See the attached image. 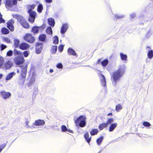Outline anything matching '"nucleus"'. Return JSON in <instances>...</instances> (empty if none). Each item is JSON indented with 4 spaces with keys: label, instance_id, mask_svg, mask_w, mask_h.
<instances>
[{
    "label": "nucleus",
    "instance_id": "12",
    "mask_svg": "<svg viewBox=\"0 0 153 153\" xmlns=\"http://www.w3.org/2000/svg\"><path fill=\"white\" fill-rule=\"evenodd\" d=\"M14 23V22L13 20H10L7 23V27L11 31H13L14 30V27L13 25Z\"/></svg>",
    "mask_w": 153,
    "mask_h": 153
},
{
    "label": "nucleus",
    "instance_id": "60",
    "mask_svg": "<svg viewBox=\"0 0 153 153\" xmlns=\"http://www.w3.org/2000/svg\"><path fill=\"white\" fill-rule=\"evenodd\" d=\"M68 131L70 133H72L73 132V131L71 130H68V131Z\"/></svg>",
    "mask_w": 153,
    "mask_h": 153
},
{
    "label": "nucleus",
    "instance_id": "10",
    "mask_svg": "<svg viewBox=\"0 0 153 153\" xmlns=\"http://www.w3.org/2000/svg\"><path fill=\"white\" fill-rule=\"evenodd\" d=\"M12 65V62L11 61L9 60L5 63L2 67V68L4 70L9 69L11 68Z\"/></svg>",
    "mask_w": 153,
    "mask_h": 153
},
{
    "label": "nucleus",
    "instance_id": "31",
    "mask_svg": "<svg viewBox=\"0 0 153 153\" xmlns=\"http://www.w3.org/2000/svg\"><path fill=\"white\" fill-rule=\"evenodd\" d=\"M103 139V137H100L97 139V143L98 145H100Z\"/></svg>",
    "mask_w": 153,
    "mask_h": 153
},
{
    "label": "nucleus",
    "instance_id": "15",
    "mask_svg": "<svg viewBox=\"0 0 153 153\" xmlns=\"http://www.w3.org/2000/svg\"><path fill=\"white\" fill-rule=\"evenodd\" d=\"M15 75L16 73L14 72H12L8 73L6 76V80H10L13 77V76H14Z\"/></svg>",
    "mask_w": 153,
    "mask_h": 153
},
{
    "label": "nucleus",
    "instance_id": "47",
    "mask_svg": "<svg viewBox=\"0 0 153 153\" xmlns=\"http://www.w3.org/2000/svg\"><path fill=\"white\" fill-rule=\"evenodd\" d=\"M23 54L25 57H27L29 54V53L27 51H25L24 52Z\"/></svg>",
    "mask_w": 153,
    "mask_h": 153
},
{
    "label": "nucleus",
    "instance_id": "42",
    "mask_svg": "<svg viewBox=\"0 0 153 153\" xmlns=\"http://www.w3.org/2000/svg\"><path fill=\"white\" fill-rule=\"evenodd\" d=\"M143 125L145 126H146V127H149L151 126V124L149 123L148 122H144L143 123Z\"/></svg>",
    "mask_w": 153,
    "mask_h": 153
},
{
    "label": "nucleus",
    "instance_id": "49",
    "mask_svg": "<svg viewBox=\"0 0 153 153\" xmlns=\"http://www.w3.org/2000/svg\"><path fill=\"white\" fill-rule=\"evenodd\" d=\"M4 41L8 43L10 42V40L7 38L6 37L4 38Z\"/></svg>",
    "mask_w": 153,
    "mask_h": 153
},
{
    "label": "nucleus",
    "instance_id": "57",
    "mask_svg": "<svg viewBox=\"0 0 153 153\" xmlns=\"http://www.w3.org/2000/svg\"><path fill=\"white\" fill-rule=\"evenodd\" d=\"M3 74H0V79H1L3 76Z\"/></svg>",
    "mask_w": 153,
    "mask_h": 153
},
{
    "label": "nucleus",
    "instance_id": "61",
    "mask_svg": "<svg viewBox=\"0 0 153 153\" xmlns=\"http://www.w3.org/2000/svg\"><path fill=\"white\" fill-rule=\"evenodd\" d=\"M110 114H111V115L112 114L111 113V114H108V115H110Z\"/></svg>",
    "mask_w": 153,
    "mask_h": 153
},
{
    "label": "nucleus",
    "instance_id": "36",
    "mask_svg": "<svg viewBox=\"0 0 153 153\" xmlns=\"http://www.w3.org/2000/svg\"><path fill=\"white\" fill-rule=\"evenodd\" d=\"M46 31L47 33L48 34H52V31L51 27H48L46 29Z\"/></svg>",
    "mask_w": 153,
    "mask_h": 153
},
{
    "label": "nucleus",
    "instance_id": "41",
    "mask_svg": "<svg viewBox=\"0 0 153 153\" xmlns=\"http://www.w3.org/2000/svg\"><path fill=\"white\" fill-rule=\"evenodd\" d=\"M124 16L123 15H115V17L116 19H122L124 18Z\"/></svg>",
    "mask_w": 153,
    "mask_h": 153
},
{
    "label": "nucleus",
    "instance_id": "3",
    "mask_svg": "<svg viewBox=\"0 0 153 153\" xmlns=\"http://www.w3.org/2000/svg\"><path fill=\"white\" fill-rule=\"evenodd\" d=\"M35 7V5H32L28 6V13L29 14V16L28 18V20L31 23H33L35 19V16L36 15V13L32 11V10L34 9Z\"/></svg>",
    "mask_w": 153,
    "mask_h": 153
},
{
    "label": "nucleus",
    "instance_id": "37",
    "mask_svg": "<svg viewBox=\"0 0 153 153\" xmlns=\"http://www.w3.org/2000/svg\"><path fill=\"white\" fill-rule=\"evenodd\" d=\"M13 53L15 55H19L20 56L22 54V53L21 52L19 51L16 49L14 50Z\"/></svg>",
    "mask_w": 153,
    "mask_h": 153
},
{
    "label": "nucleus",
    "instance_id": "46",
    "mask_svg": "<svg viewBox=\"0 0 153 153\" xmlns=\"http://www.w3.org/2000/svg\"><path fill=\"white\" fill-rule=\"evenodd\" d=\"M63 46L62 45H60L59 48H58V49H59V51L60 52H61L62 51H63Z\"/></svg>",
    "mask_w": 153,
    "mask_h": 153
},
{
    "label": "nucleus",
    "instance_id": "32",
    "mask_svg": "<svg viewBox=\"0 0 153 153\" xmlns=\"http://www.w3.org/2000/svg\"><path fill=\"white\" fill-rule=\"evenodd\" d=\"M1 32L3 34H7L8 33L9 31L7 28L4 27L2 29Z\"/></svg>",
    "mask_w": 153,
    "mask_h": 153
},
{
    "label": "nucleus",
    "instance_id": "33",
    "mask_svg": "<svg viewBox=\"0 0 153 153\" xmlns=\"http://www.w3.org/2000/svg\"><path fill=\"white\" fill-rule=\"evenodd\" d=\"M148 58L149 59H151L153 56V51H150L147 54Z\"/></svg>",
    "mask_w": 153,
    "mask_h": 153
},
{
    "label": "nucleus",
    "instance_id": "6",
    "mask_svg": "<svg viewBox=\"0 0 153 153\" xmlns=\"http://www.w3.org/2000/svg\"><path fill=\"white\" fill-rule=\"evenodd\" d=\"M24 39L26 41L30 43H33L35 40L34 37L30 33L26 34L24 37Z\"/></svg>",
    "mask_w": 153,
    "mask_h": 153
},
{
    "label": "nucleus",
    "instance_id": "35",
    "mask_svg": "<svg viewBox=\"0 0 153 153\" xmlns=\"http://www.w3.org/2000/svg\"><path fill=\"white\" fill-rule=\"evenodd\" d=\"M43 9V6L42 4H40L38 5L37 8V11L38 12L40 13L41 12Z\"/></svg>",
    "mask_w": 153,
    "mask_h": 153
},
{
    "label": "nucleus",
    "instance_id": "54",
    "mask_svg": "<svg viewBox=\"0 0 153 153\" xmlns=\"http://www.w3.org/2000/svg\"><path fill=\"white\" fill-rule=\"evenodd\" d=\"M17 0H13L12 4L13 5H16L17 4Z\"/></svg>",
    "mask_w": 153,
    "mask_h": 153
},
{
    "label": "nucleus",
    "instance_id": "26",
    "mask_svg": "<svg viewBox=\"0 0 153 153\" xmlns=\"http://www.w3.org/2000/svg\"><path fill=\"white\" fill-rule=\"evenodd\" d=\"M57 47L56 46H53L51 50V51L52 53L54 54L57 51Z\"/></svg>",
    "mask_w": 153,
    "mask_h": 153
},
{
    "label": "nucleus",
    "instance_id": "56",
    "mask_svg": "<svg viewBox=\"0 0 153 153\" xmlns=\"http://www.w3.org/2000/svg\"><path fill=\"white\" fill-rule=\"evenodd\" d=\"M45 1L48 3H50L52 1V0H45Z\"/></svg>",
    "mask_w": 153,
    "mask_h": 153
},
{
    "label": "nucleus",
    "instance_id": "48",
    "mask_svg": "<svg viewBox=\"0 0 153 153\" xmlns=\"http://www.w3.org/2000/svg\"><path fill=\"white\" fill-rule=\"evenodd\" d=\"M35 79L34 77H32L30 79V84H32L33 82L35 81Z\"/></svg>",
    "mask_w": 153,
    "mask_h": 153
},
{
    "label": "nucleus",
    "instance_id": "45",
    "mask_svg": "<svg viewBox=\"0 0 153 153\" xmlns=\"http://www.w3.org/2000/svg\"><path fill=\"white\" fill-rule=\"evenodd\" d=\"M1 50L3 51L7 48V46L3 44H1Z\"/></svg>",
    "mask_w": 153,
    "mask_h": 153
},
{
    "label": "nucleus",
    "instance_id": "43",
    "mask_svg": "<svg viewBox=\"0 0 153 153\" xmlns=\"http://www.w3.org/2000/svg\"><path fill=\"white\" fill-rule=\"evenodd\" d=\"M13 53L12 51L10 50L7 52V55L9 56H11L12 55Z\"/></svg>",
    "mask_w": 153,
    "mask_h": 153
},
{
    "label": "nucleus",
    "instance_id": "2",
    "mask_svg": "<svg viewBox=\"0 0 153 153\" xmlns=\"http://www.w3.org/2000/svg\"><path fill=\"white\" fill-rule=\"evenodd\" d=\"M22 71L21 75L19 77L18 82L20 85H23L25 82L27 72V66L24 65L21 67Z\"/></svg>",
    "mask_w": 153,
    "mask_h": 153
},
{
    "label": "nucleus",
    "instance_id": "29",
    "mask_svg": "<svg viewBox=\"0 0 153 153\" xmlns=\"http://www.w3.org/2000/svg\"><path fill=\"white\" fill-rule=\"evenodd\" d=\"M53 43L54 44L56 45L59 42L58 37L55 36L53 38Z\"/></svg>",
    "mask_w": 153,
    "mask_h": 153
},
{
    "label": "nucleus",
    "instance_id": "11",
    "mask_svg": "<svg viewBox=\"0 0 153 153\" xmlns=\"http://www.w3.org/2000/svg\"><path fill=\"white\" fill-rule=\"evenodd\" d=\"M69 27L68 24L67 23H63L61 28L60 32L62 34H64L67 30Z\"/></svg>",
    "mask_w": 153,
    "mask_h": 153
},
{
    "label": "nucleus",
    "instance_id": "17",
    "mask_svg": "<svg viewBox=\"0 0 153 153\" xmlns=\"http://www.w3.org/2000/svg\"><path fill=\"white\" fill-rule=\"evenodd\" d=\"M117 125V123H115L111 125L109 128V131L111 132L113 131L116 128Z\"/></svg>",
    "mask_w": 153,
    "mask_h": 153
},
{
    "label": "nucleus",
    "instance_id": "34",
    "mask_svg": "<svg viewBox=\"0 0 153 153\" xmlns=\"http://www.w3.org/2000/svg\"><path fill=\"white\" fill-rule=\"evenodd\" d=\"M4 60L2 57H0V68L3 65Z\"/></svg>",
    "mask_w": 153,
    "mask_h": 153
},
{
    "label": "nucleus",
    "instance_id": "62",
    "mask_svg": "<svg viewBox=\"0 0 153 153\" xmlns=\"http://www.w3.org/2000/svg\"><path fill=\"white\" fill-rule=\"evenodd\" d=\"M19 70H17V72L18 73H19Z\"/></svg>",
    "mask_w": 153,
    "mask_h": 153
},
{
    "label": "nucleus",
    "instance_id": "53",
    "mask_svg": "<svg viewBox=\"0 0 153 153\" xmlns=\"http://www.w3.org/2000/svg\"><path fill=\"white\" fill-rule=\"evenodd\" d=\"M135 14L134 13H132L130 15V17L131 18H134L135 16Z\"/></svg>",
    "mask_w": 153,
    "mask_h": 153
},
{
    "label": "nucleus",
    "instance_id": "1",
    "mask_svg": "<svg viewBox=\"0 0 153 153\" xmlns=\"http://www.w3.org/2000/svg\"><path fill=\"white\" fill-rule=\"evenodd\" d=\"M125 70V66L121 65L117 70L113 73L111 77V80L114 86H115L116 85L117 82L120 80V78L123 75Z\"/></svg>",
    "mask_w": 153,
    "mask_h": 153
},
{
    "label": "nucleus",
    "instance_id": "21",
    "mask_svg": "<svg viewBox=\"0 0 153 153\" xmlns=\"http://www.w3.org/2000/svg\"><path fill=\"white\" fill-rule=\"evenodd\" d=\"M84 137L87 141L88 143H89L91 140V137H89V134L88 132H87L85 134Z\"/></svg>",
    "mask_w": 153,
    "mask_h": 153
},
{
    "label": "nucleus",
    "instance_id": "44",
    "mask_svg": "<svg viewBox=\"0 0 153 153\" xmlns=\"http://www.w3.org/2000/svg\"><path fill=\"white\" fill-rule=\"evenodd\" d=\"M57 68H62L63 67V65L62 63H59L56 65Z\"/></svg>",
    "mask_w": 153,
    "mask_h": 153
},
{
    "label": "nucleus",
    "instance_id": "4",
    "mask_svg": "<svg viewBox=\"0 0 153 153\" xmlns=\"http://www.w3.org/2000/svg\"><path fill=\"white\" fill-rule=\"evenodd\" d=\"M86 117L85 116L81 115L75 121L76 126L78 127L79 126L83 127L86 125Z\"/></svg>",
    "mask_w": 153,
    "mask_h": 153
},
{
    "label": "nucleus",
    "instance_id": "18",
    "mask_svg": "<svg viewBox=\"0 0 153 153\" xmlns=\"http://www.w3.org/2000/svg\"><path fill=\"white\" fill-rule=\"evenodd\" d=\"M21 24L22 26L25 28L27 29L29 27V25L26 21H23L21 22Z\"/></svg>",
    "mask_w": 153,
    "mask_h": 153
},
{
    "label": "nucleus",
    "instance_id": "25",
    "mask_svg": "<svg viewBox=\"0 0 153 153\" xmlns=\"http://www.w3.org/2000/svg\"><path fill=\"white\" fill-rule=\"evenodd\" d=\"M122 105L120 104H118L116 106V110L117 112H119L122 109Z\"/></svg>",
    "mask_w": 153,
    "mask_h": 153
},
{
    "label": "nucleus",
    "instance_id": "27",
    "mask_svg": "<svg viewBox=\"0 0 153 153\" xmlns=\"http://www.w3.org/2000/svg\"><path fill=\"white\" fill-rule=\"evenodd\" d=\"M46 38V36L44 34H42L40 35L39 39L40 40L42 41H45Z\"/></svg>",
    "mask_w": 153,
    "mask_h": 153
},
{
    "label": "nucleus",
    "instance_id": "58",
    "mask_svg": "<svg viewBox=\"0 0 153 153\" xmlns=\"http://www.w3.org/2000/svg\"><path fill=\"white\" fill-rule=\"evenodd\" d=\"M101 59H99L98 60V61H97V64H99V63H100L101 62Z\"/></svg>",
    "mask_w": 153,
    "mask_h": 153
},
{
    "label": "nucleus",
    "instance_id": "38",
    "mask_svg": "<svg viewBox=\"0 0 153 153\" xmlns=\"http://www.w3.org/2000/svg\"><path fill=\"white\" fill-rule=\"evenodd\" d=\"M14 45L16 47H18L19 43V41L18 39H16L14 40Z\"/></svg>",
    "mask_w": 153,
    "mask_h": 153
},
{
    "label": "nucleus",
    "instance_id": "63",
    "mask_svg": "<svg viewBox=\"0 0 153 153\" xmlns=\"http://www.w3.org/2000/svg\"><path fill=\"white\" fill-rule=\"evenodd\" d=\"M1 0H0V5L1 4Z\"/></svg>",
    "mask_w": 153,
    "mask_h": 153
},
{
    "label": "nucleus",
    "instance_id": "40",
    "mask_svg": "<svg viewBox=\"0 0 153 153\" xmlns=\"http://www.w3.org/2000/svg\"><path fill=\"white\" fill-rule=\"evenodd\" d=\"M114 119L112 118H109L108 119L106 123L108 124H110L114 122Z\"/></svg>",
    "mask_w": 153,
    "mask_h": 153
},
{
    "label": "nucleus",
    "instance_id": "9",
    "mask_svg": "<svg viewBox=\"0 0 153 153\" xmlns=\"http://www.w3.org/2000/svg\"><path fill=\"white\" fill-rule=\"evenodd\" d=\"M36 52L37 54H39L42 49V43H37L36 44Z\"/></svg>",
    "mask_w": 153,
    "mask_h": 153
},
{
    "label": "nucleus",
    "instance_id": "16",
    "mask_svg": "<svg viewBox=\"0 0 153 153\" xmlns=\"http://www.w3.org/2000/svg\"><path fill=\"white\" fill-rule=\"evenodd\" d=\"M68 52L69 55L76 56V53L75 51L71 48H70L68 49Z\"/></svg>",
    "mask_w": 153,
    "mask_h": 153
},
{
    "label": "nucleus",
    "instance_id": "55",
    "mask_svg": "<svg viewBox=\"0 0 153 153\" xmlns=\"http://www.w3.org/2000/svg\"><path fill=\"white\" fill-rule=\"evenodd\" d=\"M28 123L29 121L27 120H26L25 121V124L26 125V128H30V127L28 125Z\"/></svg>",
    "mask_w": 153,
    "mask_h": 153
},
{
    "label": "nucleus",
    "instance_id": "28",
    "mask_svg": "<svg viewBox=\"0 0 153 153\" xmlns=\"http://www.w3.org/2000/svg\"><path fill=\"white\" fill-rule=\"evenodd\" d=\"M98 132V130L96 129H94L90 131V134L91 135H94L97 134Z\"/></svg>",
    "mask_w": 153,
    "mask_h": 153
},
{
    "label": "nucleus",
    "instance_id": "14",
    "mask_svg": "<svg viewBox=\"0 0 153 153\" xmlns=\"http://www.w3.org/2000/svg\"><path fill=\"white\" fill-rule=\"evenodd\" d=\"M19 47L21 49L25 50L30 47V45L26 43L23 42L19 45Z\"/></svg>",
    "mask_w": 153,
    "mask_h": 153
},
{
    "label": "nucleus",
    "instance_id": "20",
    "mask_svg": "<svg viewBox=\"0 0 153 153\" xmlns=\"http://www.w3.org/2000/svg\"><path fill=\"white\" fill-rule=\"evenodd\" d=\"M49 24L51 26H53L55 22L54 20L52 18H49L48 20Z\"/></svg>",
    "mask_w": 153,
    "mask_h": 153
},
{
    "label": "nucleus",
    "instance_id": "19",
    "mask_svg": "<svg viewBox=\"0 0 153 153\" xmlns=\"http://www.w3.org/2000/svg\"><path fill=\"white\" fill-rule=\"evenodd\" d=\"M120 56L121 59L122 60L126 61L127 60V56L122 53H120Z\"/></svg>",
    "mask_w": 153,
    "mask_h": 153
},
{
    "label": "nucleus",
    "instance_id": "64",
    "mask_svg": "<svg viewBox=\"0 0 153 153\" xmlns=\"http://www.w3.org/2000/svg\"><path fill=\"white\" fill-rule=\"evenodd\" d=\"M32 127H33V128H35V126H33Z\"/></svg>",
    "mask_w": 153,
    "mask_h": 153
},
{
    "label": "nucleus",
    "instance_id": "13",
    "mask_svg": "<svg viewBox=\"0 0 153 153\" xmlns=\"http://www.w3.org/2000/svg\"><path fill=\"white\" fill-rule=\"evenodd\" d=\"M45 124L44 121L41 120H36L33 125L37 126H43Z\"/></svg>",
    "mask_w": 153,
    "mask_h": 153
},
{
    "label": "nucleus",
    "instance_id": "50",
    "mask_svg": "<svg viewBox=\"0 0 153 153\" xmlns=\"http://www.w3.org/2000/svg\"><path fill=\"white\" fill-rule=\"evenodd\" d=\"M2 15L1 14V16H0V23H4L5 20L2 18Z\"/></svg>",
    "mask_w": 153,
    "mask_h": 153
},
{
    "label": "nucleus",
    "instance_id": "5",
    "mask_svg": "<svg viewBox=\"0 0 153 153\" xmlns=\"http://www.w3.org/2000/svg\"><path fill=\"white\" fill-rule=\"evenodd\" d=\"M100 74H98L99 77L101 85L104 87H105L106 85V81L105 76L101 74V71H98Z\"/></svg>",
    "mask_w": 153,
    "mask_h": 153
},
{
    "label": "nucleus",
    "instance_id": "22",
    "mask_svg": "<svg viewBox=\"0 0 153 153\" xmlns=\"http://www.w3.org/2000/svg\"><path fill=\"white\" fill-rule=\"evenodd\" d=\"M107 126V123H103L102 124L99 125V128L100 129L102 130L104 128L106 127Z\"/></svg>",
    "mask_w": 153,
    "mask_h": 153
},
{
    "label": "nucleus",
    "instance_id": "51",
    "mask_svg": "<svg viewBox=\"0 0 153 153\" xmlns=\"http://www.w3.org/2000/svg\"><path fill=\"white\" fill-rule=\"evenodd\" d=\"M6 146V144H4L2 145H1L0 146V149L2 151V150L4 149V148Z\"/></svg>",
    "mask_w": 153,
    "mask_h": 153
},
{
    "label": "nucleus",
    "instance_id": "59",
    "mask_svg": "<svg viewBox=\"0 0 153 153\" xmlns=\"http://www.w3.org/2000/svg\"><path fill=\"white\" fill-rule=\"evenodd\" d=\"M50 73H52L53 72V70L52 69H50L49 71Z\"/></svg>",
    "mask_w": 153,
    "mask_h": 153
},
{
    "label": "nucleus",
    "instance_id": "52",
    "mask_svg": "<svg viewBox=\"0 0 153 153\" xmlns=\"http://www.w3.org/2000/svg\"><path fill=\"white\" fill-rule=\"evenodd\" d=\"M152 34V33L150 31L148 32L146 34V36L147 37H149Z\"/></svg>",
    "mask_w": 153,
    "mask_h": 153
},
{
    "label": "nucleus",
    "instance_id": "30",
    "mask_svg": "<svg viewBox=\"0 0 153 153\" xmlns=\"http://www.w3.org/2000/svg\"><path fill=\"white\" fill-rule=\"evenodd\" d=\"M40 27H37L36 26L33 27L32 28V31L33 33H37L39 31L38 28Z\"/></svg>",
    "mask_w": 153,
    "mask_h": 153
},
{
    "label": "nucleus",
    "instance_id": "7",
    "mask_svg": "<svg viewBox=\"0 0 153 153\" xmlns=\"http://www.w3.org/2000/svg\"><path fill=\"white\" fill-rule=\"evenodd\" d=\"M24 59L23 56H19L16 57L14 59V62L16 64L19 65L23 63Z\"/></svg>",
    "mask_w": 153,
    "mask_h": 153
},
{
    "label": "nucleus",
    "instance_id": "8",
    "mask_svg": "<svg viewBox=\"0 0 153 153\" xmlns=\"http://www.w3.org/2000/svg\"><path fill=\"white\" fill-rule=\"evenodd\" d=\"M0 94L1 97L4 99L8 98L11 96V94L10 92H6L4 91H1Z\"/></svg>",
    "mask_w": 153,
    "mask_h": 153
},
{
    "label": "nucleus",
    "instance_id": "39",
    "mask_svg": "<svg viewBox=\"0 0 153 153\" xmlns=\"http://www.w3.org/2000/svg\"><path fill=\"white\" fill-rule=\"evenodd\" d=\"M61 129L62 131L65 132L68 131V129L66 127L65 125H62L61 127Z\"/></svg>",
    "mask_w": 153,
    "mask_h": 153
},
{
    "label": "nucleus",
    "instance_id": "23",
    "mask_svg": "<svg viewBox=\"0 0 153 153\" xmlns=\"http://www.w3.org/2000/svg\"><path fill=\"white\" fill-rule=\"evenodd\" d=\"M108 60L107 59H105L101 62V64L103 67H105L108 65Z\"/></svg>",
    "mask_w": 153,
    "mask_h": 153
},
{
    "label": "nucleus",
    "instance_id": "24",
    "mask_svg": "<svg viewBox=\"0 0 153 153\" xmlns=\"http://www.w3.org/2000/svg\"><path fill=\"white\" fill-rule=\"evenodd\" d=\"M6 5L9 7H11L13 6L11 0H6Z\"/></svg>",
    "mask_w": 153,
    "mask_h": 153
}]
</instances>
